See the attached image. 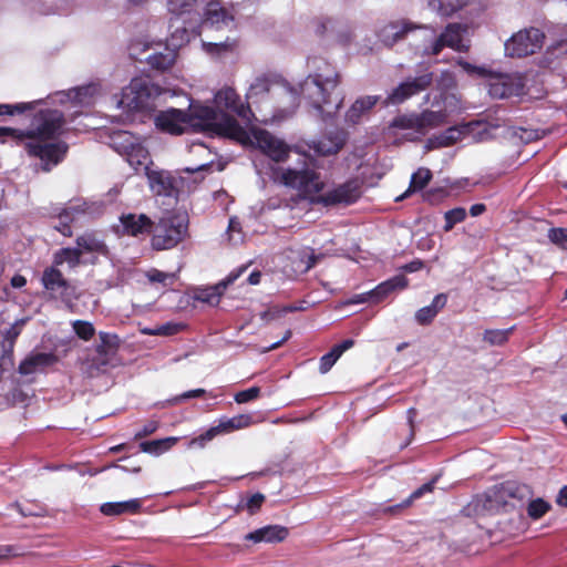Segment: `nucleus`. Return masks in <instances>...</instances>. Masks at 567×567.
Returning <instances> with one entry per match:
<instances>
[{
    "mask_svg": "<svg viewBox=\"0 0 567 567\" xmlns=\"http://www.w3.org/2000/svg\"><path fill=\"white\" fill-rule=\"evenodd\" d=\"M379 101V96L375 95H367L359 97L351 105V107L346 113V120L349 123L355 124L360 121L361 116L370 111Z\"/></svg>",
    "mask_w": 567,
    "mask_h": 567,
    "instance_id": "obj_30",
    "label": "nucleus"
},
{
    "mask_svg": "<svg viewBox=\"0 0 567 567\" xmlns=\"http://www.w3.org/2000/svg\"><path fill=\"white\" fill-rule=\"evenodd\" d=\"M198 0H168V9L175 16L192 13Z\"/></svg>",
    "mask_w": 567,
    "mask_h": 567,
    "instance_id": "obj_42",
    "label": "nucleus"
},
{
    "mask_svg": "<svg viewBox=\"0 0 567 567\" xmlns=\"http://www.w3.org/2000/svg\"><path fill=\"white\" fill-rule=\"evenodd\" d=\"M445 104L444 109L425 110L420 114H410L399 116L393 121V126L401 130H413L420 135H424L430 128L437 127L446 122L449 106H456L457 99L454 94H441Z\"/></svg>",
    "mask_w": 567,
    "mask_h": 567,
    "instance_id": "obj_7",
    "label": "nucleus"
},
{
    "mask_svg": "<svg viewBox=\"0 0 567 567\" xmlns=\"http://www.w3.org/2000/svg\"><path fill=\"white\" fill-rule=\"evenodd\" d=\"M82 256V250L78 248H64L56 255V262L63 264L68 262L70 266L74 267L79 265L80 258Z\"/></svg>",
    "mask_w": 567,
    "mask_h": 567,
    "instance_id": "obj_43",
    "label": "nucleus"
},
{
    "mask_svg": "<svg viewBox=\"0 0 567 567\" xmlns=\"http://www.w3.org/2000/svg\"><path fill=\"white\" fill-rule=\"evenodd\" d=\"M156 126L166 133L183 134L188 127L224 136L245 146H255L275 162L288 158L290 147L266 130L251 127L246 131L233 117L215 112L212 106L189 104L187 111L167 109L155 117Z\"/></svg>",
    "mask_w": 567,
    "mask_h": 567,
    "instance_id": "obj_2",
    "label": "nucleus"
},
{
    "mask_svg": "<svg viewBox=\"0 0 567 567\" xmlns=\"http://www.w3.org/2000/svg\"><path fill=\"white\" fill-rule=\"evenodd\" d=\"M543 39L544 34L536 28L519 31L505 43L506 54L517 58L534 54L542 48Z\"/></svg>",
    "mask_w": 567,
    "mask_h": 567,
    "instance_id": "obj_11",
    "label": "nucleus"
},
{
    "mask_svg": "<svg viewBox=\"0 0 567 567\" xmlns=\"http://www.w3.org/2000/svg\"><path fill=\"white\" fill-rule=\"evenodd\" d=\"M290 337H291V331H290V330H288V331H286V333H285L284 338H282L280 341H277V342H275V343L270 344L269 347L265 348V349L262 350V352H268V351H271V350H275V349L279 348V347H280L284 342H286Z\"/></svg>",
    "mask_w": 567,
    "mask_h": 567,
    "instance_id": "obj_62",
    "label": "nucleus"
},
{
    "mask_svg": "<svg viewBox=\"0 0 567 567\" xmlns=\"http://www.w3.org/2000/svg\"><path fill=\"white\" fill-rule=\"evenodd\" d=\"M215 106L212 107L215 112L223 113L237 120L233 115H237L244 123L251 124L256 120L249 103L241 101L235 89L225 86L220 89L214 97Z\"/></svg>",
    "mask_w": 567,
    "mask_h": 567,
    "instance_id": "obj_9",
    "label": "nucleus"
},
{
    "mask_svg": "<svg viewBox=\"0 0 567 567\" xmlns=\"http://www.w3.org/2000/svg\"><path fill=\"white\" fill-rule=\"evenodd\" d=\"M177 442V437H166L161 440H153L142 442L140 447L143 452L159 455L163 452L169 450Z\"/></svg>",
    "mask_w": 567,
    "mask_h": 567,
    "instance_id": "obj_40",
    "label": "nucleus"
},
{
    "mask_svg": "<svg viewBox=\"0 0 567 567\" xmlns=\"http://www.w3.org/2000/svg\"><path fill=\"white\" fill-rule=\"evenodd\" d=\"M550 509V505L543 498H537L528 504L527 513L533 519L543 517Z\"/></svg>",
    "mask_w": 567,
    "mask_h": 567,
    "instance_id": "obj_45",
    "label": "nucleus"
},
{
    "mask_svg": "<svg viewBox=\"0 0 567 567\" xmlns=\"http://www.w3.org/2000/svg\"><path fill=\"white\" fill-rule=\"evenodd\" d=\"M125 158L135 171L143 169L146 173V169L151 168L148 152L140 143L126 154Z\"/></svg>",
    "mask_w": 567,
    "mask_h": 567,
    "instance_id": "obj_37",
    "label": "nucleus"
},
{
    "mask_svg": "<svg viewBox=\"0 0 567 567\" xmlns=\"http://www.w3.org/2000/svg\"><path fill=\"white\" fill-rule=\"evenodd\" d=\"M408 286V280L404 276H395L382 284H380L377 288L368 292L367 295L360 296L359 300L354 302H362L370 298H374L375 301H379L386 297L391 291L400 288L403 289Z\"/></svg>",
    "mask_w": 567,
    "mask_h": 567,
    "instance_id": "obj_27",
    "label": "nucleus"
},
{
    "mask_svg": "<svg viewBox=\"0 0 567 567\" xmlns=\"http://www.w3.org/2000/svg\"><path fill=\"white\" fill-rule=\"evenodd\" d=\"M449 47L456 51H465L462 43V25L450 23L441 34L429 25L421 28V43L415 45V51L422 56L437 55L443 48Z\"/></svg>",
    "mask_w": 567,
    "mask_h": 567,
    "instance_id": "obj_5",
    "label": "nucleus"
},
{
    "mask_svg": "<svg viewBox=\"0 0 567 567\" xmlns=\"http://www.w3.org/2000/svg\"><path fill=\"white\" fill-rule=\"evenodd\" d=\"M254 423L250 414H239L231 419L220 420L219 424L210 427L200 436L194 439L190 445L204 446L206 442L213 440L218 434L230 433L236 430L246 429Z\"/></svg>",
    "mask_w": 567,
    "mask_h": 567,
    "instance_id": "obj_12",
    "label": "nucleus"
},
{
    "mask_svg": "<svg viewBox=\"0 0 567 567\" xmlns=\"http://www.w3.org/2000/svg\"><path fill=\"white\" fill-rule=\"evenodd\" d=\"M276 181L281 184L297 188L306 194H317L322 189L323 182L319 174L312 169H278L274 173Z\"/></svg>",
    "mask_w": 567,
    "mask_h": 567,
    "instance_id": "obj_10",
    "label": "nucleus"
},
{
    "mask_svg": "<svg viewBox=\"0 0 567 567\" xmlns=\"http://www.w3.org/2000/svg\"><path fill=\"white\" fill-rule=\"evenodd\" d=\"M97 94L99 86L96 84H89L85 86L72 89L68 92L56 93L55 97L59 99L60 103L72 101L80 105H90Z\"/></svg>",
    "mask_w": 567,
    "mask_h": 567,
    "instance_id": "obj_24",
    "label": "nucleus"
},
{
    "mask_svg": "<svg viewBox=\"0 0 567 567\" xmlns=\"http://www.w3.org/2000/svg\"><path fill=\"white\" fill-rule=\"evenodd\" d=\"M487 85L489 95L495 99L518 95L523 90L520 79L509 74L491 75Z\"/></svg>",
    "mask_w": 567,
    "mask_h": 567,
    "instance_id": "obj_14",
    "label": "nucleus"
},
{
    "mask_svg": "<svg viewBox=\"0 0 567 567\" xmlns=\"http://www.w3.org/2000/svg\"><path fill=\"white\" fill-rule=\"evenodd\" d=\"M72 327L76 336L85 341L90 340L95 333L93 324L89 321L75 320L72 322Z\"/></svg>",
    "mask_w": 567,
    "mask_h": 567,
    "instance_id": "obj_46",
    "label": "nucleus"
},
{
    "mask_svg": "<svg viewBox=\"0 0 567 567\" xmlns=\"http://www.w3.org/2000/svg\"><path fill=\"white\" fill-rule=\"evenodd\" d=\"M339 358L340 355L333 349L323 357H321L319 367L320 372L327 373Z\"/></svg>",
    "mask_w": 567,
    "mask_h": 567,
    "instance_id": "obj_50",
    "label": "nucleus"
},
{
    "mask_svg": "<svg viewBox=\"0 0 567 567\" xmlns=\"http://www.w3.org/2000/svg\"><path fill=\"white\" fill-rule=\"evenodd\" d=\"M433 81L432 73H426L413 79H408L395 87L385 100V105L403 103L409 97L420 93L431 85Z\"/></svg>",
    "mask_w": 567,
    "mask_h": 567,
    "instance_id": "obj_13",
    "label": "nucleus"
},
{
    "mask_svg": "<svg viewBox=\"0 0 567 567\" xmlns=\"http://www.w3.org/2000/svg\"><path fill=\"white\" fill-rule=\"evenodd\" d=\"M470 125L471 124L464 125L462 127L453 126L440 133L439 135L429 138L426 142V148L433 150L453 145L468 132Z\"/></svg>",
    "mask_w": 567,
    "mask_h": 567,
    "instance_id": "obj_26",
    "label": "nucleus"
},
{
    "mask_svg": "<svg viewBox=\"0 0 567 567\" xmlns=\"http://www.w3.org/2000/svg\"><path fill=\"white\" fill-rule=\"evenodd\" d=\"M190 152L194 153V154H203V153H208L206 146L200 143V142H194L192 143L190 145Z\"/></svg>",
    "mask_w": 567,
    "mask_h": 567,
    "instance_id": "obj_64",
    "label": "nucleus"
},
{
    "mask_svg": "<svg viewBox=\"0 0 567 567\" xmlns=\"http://www.w3.org/2000/svg\"><path fill=\"white\" fill-rule=\"evenodd\" d=\"M188 219L184 214H166L152 228V248L167 250L176 247L187 235Z\"/></svg>",
    "mask_w": 567,
    "mask_h": 567,
    "instance_id": "obj_6",
    "label": "nucleus"
},
{
    "mask_svg": "<svg viewBox=\"0 0 567 567\" xmlns=\"http://www.w3.org/2000/svg\"><path fill=\"white\" fill-rule=\"evenodd\" d=\"M169 32V37L166 39V45L177 51L189 42L190 38L195 35L196 30L195 25L186 27L181 16H176L171 20Z\"/></svg>",
    "mask_w": 567,
    "mask_h": 567,
    "instance_id": "obj_17",
    "label": "nucleus"
},
{
    "mask_svg": "<svg viewBox=\"0 0 567 567\" xmlns=\"http://www.w3.org/2000/svg\"><path fill=\"white\" fill-rule=\"evenodd\" d=\"M32 125L33 128L28 132L0 127V141L25 138L28 153L45 162L43 169L49 171V165H56L68 151L65 143L50 141L62 132L63 114L58 110L42 111L34 117Z\"/></svg>",
    "mask_w": 567,
    "mask_h": 567,
    "instance_id": "obj_3",
    "label": "nucleus"
},
{
    "mask_svg": "<svg viewBox=\"0 0 567 567\" xmlns=\"http://www.w3.org/2000/svg\"><path fill=\"white\" fill-rule=\"evenodd\" d=\"M246 270V267H240L239 269L230 272L228 277L220 281L219 284L203 289L196 295V299L209 303L212 306H215L219 302L220 296L224 293L226 287L230 284H233L237 278L241 276V274Z\"/></svg>",
    "mask_w": 567,
    "mask_h": 567,
    "instance_id": "obj_20",
    "label": "nucleus"
},
{
    "mask_svg": "<svg viewBox=\"0 0 567 567\" xmlns=\"http://www.w3.org/2000/svg\"><path fill=\"white\" fill-rule=\"evenodd\" d=\"M200 21L203 29L224 30L233 27L234 18L227 13L220 2L210 1L205 7L203 19Z\"/></svg>",
    "mask_w": 567,
    "mask_h": 567,
    "instance_id": "obj_15",
    "label": "nucleus"
},
{
    "mask_svg": "<svg viewBox=\"0 0 567 567\" xmlns=\"http://www.w3.org/2000/svg\"><path fill=\"white\" fill-rule=\"evenodd\" d=\"M53 353L37 352L28 355L19 365V372L23 375L33 374L43 371L56 362Z\"/></svg>",
    "mask_w": 567,
    "mask_h": 567,
    "instance_id": "obj_22",
    "label": "nucleus"
},
{
    "mask_svg": "<svg viewBox=\"0 0 567 567\" xmlns=\"http://www.w3.org/2000/svg\"><path fill=\"white\" fill-rule=\"evenodd\" d=\"M315 63H318L315 72L299 83L298 90L287 83L258 78L246 93L247 101L257 103L269 97L276 102L280 116L285 117L295 113L301 97L313 110L316 116L321 120L332 117L343 102L342 94L337 90L340 76L327 62L315 60Z\"/></svg>",
    "mask_w": 567,
    "mask_h": 567,
    "instance_id": "obj_1",
    "label": "nucleus"
},
{
    "mask_svg": "<svg viewBox=\"0 0 567 567\" xmlns=\"http://www.w3.org/2000/svg\"><path fill=\"white\" fill-rule=\"evenodd\" d=\"M434 483L435 481H432V482H429V483H425L423 484L420 488H417L416 491H414L411 496H410V499L406 501L405 505H409L411 503L412 499H415V498H419L421 497L424 493H429V492H432L433 491V487H434Z\"/></svg>",
    "mask_w": 567,
    "mask_h": 567,
    "instance_id": "obj_56",
    "label": "nucleus"
},
{
    "mask_svg": "<svg viewBox=\"0 0 567 567\" xmlns=\"http://www.w3.org/2000/svg\"><path fill=\"white\" fill-rule=\"evenodd\" d=\"M513 331L514 327L508 329H488L484 331L483 340L489 346H503L507 342Z\"/></svg>",
    "mask_w": 567,
    "mask_h": 567,
    "instance_id": "obj_41",
    "label": "nucleus"
},
{
    "mask_svg": "<svg viewBox=\"0 0 567 567\" xmlns=\"http://www.w3.org/2000/svg\"><path fill=\"white\" fill-rule=\"evenodd\" d=\"M140 499H130L125 502H110L101 505L100 511L106 516H117L122 514H135L141 509Z\"/></svg>",
    "mask_w": 567,
    "mask_h": 567,
    "instance_id": "obj_31",
    "label": "nucleus"
},
{
    "mask_svg": "<svg viewBox=\"0 0 567 567\" xmlns=\"http://www.w3.org/2000/svg\"><path fill=\"white\" fill-rule=\"evenodd\" d=\"M79 213H86L85 204L80 205L78 203L70 204L63 212L59 215L61 227L58 229L64 235V236H71V228L68 225V221H72L76 214Z\"/></svg>",
    "mask_w": 567,
    "mask_h": 567,
    "instance_id": "obj_39",
    "label": "nucleus"
},
{
    "mask_svg": "<svg viewBox=\"0 0 567 567\" xmlns=\"http://www.w3.org/2000/svg\"><path fill=\"white\" fill-rule=\"evenodd\" d=\"M287 535L288 529L286 527L278 525H269L247 534L245 538L247 540H252L255 543H277L282 542L287 537Z\"/></svg>",
    "mask_w": 567,
    "mask_h": 567,
    "instance_id": "obj_28",
    "label": "nucleus"
},
{
    "mask_svg": "<svg viewBox=\"0 0 567 567\" xmlns=\"http://www.w3.org/2000/svg\"><path fill=\"white\" fill-rule=\"evenodd\" d=\"M136 144L137 137L126 131L114 132L110 136V146L122 156H126Z\"/></svg>",
    "mask_w": 567,
    "mask_h": 567,
    "instance_id": "obj_32",
    "label": "nucleus"
},
{
    "mask_svg": "<svg viewBox=\"0 0 567 567\" xmlns=\"http://www.w3.org/2000/svg\"><path fill=\"white\" fill-rule=\"evenodd\" d=\"M32 103H18V104H14V105H11V104H0V115L2 114H8V115H12L14 114L16 112H23L25 110H30L32 109Z\"/></svg>",
    "mask_w": 567,
    "mask_h": 567,
    "instance_id": "obj_51",
    "label": "nucleus"
},
{
    "mask_svg": "<svg viewBox=\"0 0 567 567\" xmlns=\"http://www.w3.org/2000/svg\"><path fill=\"white\" fill-rule=\"evenodd\" d=\"M455 85L454 74L450 71H443L437 80V86L441 90H450Z\"/></svg>",
    "mask_w": 567,
    "mask_h": 567,
    "instance_id": "obj_54",
    "label": "nucleus"
},
{
    "mask_svg": "<svg viewBox=\"0 0 567 567\" xmlns=\"http://www.w3.org/2000/svg\"><path fill=\"white\" fill-rule=\"evenodd\" d=\"M361 196V189L357 182L346 183L327 193L323 197L326 204H351Z\"/></svg>",
    "mask_w": 567,
    "mask_h": 567,
    "instance_id": "obj_21",
    "label": "nucleus"
},
{
    "mask_svg": "<svg viewBox=\"0 0 567 567\" xmlns=\"http://www.w3.org/2000/svg\"><path fill=\"white\" fill-rule=\"evenodd\" d=\"M466 217V210L462 207H456L451 210H447L444 215L445 219H450L454 225L461 223Z\"/></svg>",
    "mask_w": 567,
    "mask_h": 567,
    "instance_id": "obj_55",
    "label": "nucleus"
},
{
    "mask_svg": "<svg viewBox=\"0 0 567 567\" xmlns=\"http://www.w3.org/2000/svg\"><path fill=\"white\" fill-rule=\"evenodd\" d=\"M556 503L559 506L567 507V485L559 491L556 497Z\"/></svg>",
    "mask_w": 567,
    "mask_h": 567,
    "instance_id": "obj_61",
    "label": "nucleus"
},
{
    "mask_svg": "<svg viewBox=\"0 0 567 567\" xmlns=\"http://www.w3.org/2000/svg\"><path fill=\"white\" fill-rule=\"evenodd\" d=\"M42 284L54 297L64 299L69 296L68 290L70 286L68 281L63 278L62 272L53 267L47 268L43 271Z\"/></svg>",
    "mask_w": 567,
    "mask_h": 567,
    "instance_id": "obj_23",
    "label": "nucleus"
},
{
    "mask_svg": "<svg viewBox=\"0 0 567 567\" xmlns=\"http://www.w3.org/2000/svg\"><path fill=\"white\" fill-rule=\"evenodd\" d=\"M184 326L182 323L167 322L165 324L156 327L158 336H173L179 332Z\"/></svg>",
    "mask_w": 567,
    "mask_h": 567,
    "instance_id": "obj_53",
    "label": "nucleus"
},
{
    "mask_svg": "<svg viewBox=\"0 0 567 567\" xmlns=\"http://www.w3.org/2000/svg\"><path fill=\"white\" fill-rule=\"evenodd\" d=\"M423 25L422 24H415L411 21L403 20L398 22H392L385 25L381 32L380 37L382 42L385 45H393L398 41L404 39V37L414 30H420Z\"/></svg>",
    "mask_w": 567,
    "mask_h": 567,
    "instance_id": "obj_19",
    "label": "nucleus"
},
{
    "mask_svg": "<svg viewBox=\"0 0 567 567\" xmlns=\"http://www.w3.org/2000/svg\"><path fill=\"white\" fill-rule=\"evenodd\" d=\"M423 267V262L421 260H414L404 266V270L409 272H414L420 270Z\"/></svg>",
    "mask_w": 567,
    "mask_h": 567,
    "instance_id": "obj_63",
    "label": "nucleus"
},
{
    "mask_svg": "<svg viewBox=\"0 0 567 567\" xmlns=\"http://www.w3.org/2000/svg\"><path fill=\"white\" fill-rule=\"evenodd\" d=\"M145 276L150 282L161 284L164 287L169 286L175 281L174 274L163 272L155 268L147 270Z\"/></svg>",
    "mask_w": 567,
    "mask_h": 567,
    "instance_id": "obj_44",
    "label": "nucleus"
},
{
    "mask_svg": "<svg viewBox=\"0 0 567 567\" xmlns=\"http://www.w3.org/2000/svg\"><path fill=\"white\" fill-rule=\"evenodd\" d=\"M264 501H265V496L260 493H256L251 497H249L245 507L249 512V514L254 515L255 513H257L259 511Z\"/></svg>",
    "mask_w": 567,
    "mask_h": 567,
    "instance_id": "obj_52",
    "label": "nucleus"
},
{
    "mask_svg": "<svg viewBox=\"0 0 567 567\" xmlns=\"http://www.w3.org/2000/svg\"><path fill=\"white\" fill-rule=\"evenodd\" d=\"M432 178V173L429 168H419L411 177L409 189L396 198V202L404 199L412 192L423 189Z\"/></svg>",
    "mask_w": 567,
    "mask_h": 567,
    "instance_id": "obj_38",
    "label": "nucleus"
},
{
    "mask_svg": "<svg viewBox=\"0 0 567 567\" xmlns=\"http://www.w3.org/2000/svg\"><path fill=\"white\" fill-rule=\"evenodd\" d=\"M458 64L463 68V70H465L467 73H478L480 75H483L485 74V71L482 69V68H477V66H474L472 65L471 63L468 62H465V61H458Z\"/></svg>",
    "mask_w": 567,
    "mask_h": 567,
    "instance_id": "obj_60",
    "label": "nucleus"
},
{
    "mask_svg": "<svg viewBox=\"0 0 567 567\" xmlns=\"http://www.w3.org/2000/svg\"><path fill=\"white\" fill-rule=\"evenodd\" d=\"M447 297L444 293H439L434 297L430 306L423 307L415 313V320L420 324L430 323L441 309L446 305Z\"/></svg>",
    "mask_w": 567,
    "mask_h": 567,
    "instance_id": "obj_33",
    "label": "nucleus"
},
{
    "mask_svg": "<svg viewBox=\"0 0 567 567\" xmlns=\"http://www.w3.org/2000/svg\"><path fill=\"white\" fill-rule=\"evenodd\" d=\"M470 3V0H427L430 9L439 16L447 18Z\"/></svg>",
    "mask_w": 567,
    "mask_h": 567,
    "instance_id": "obj_34",
    "label": "nucleus"
},
{
    "mask_svg": "<svg viewBox=\"0 0 567 567\" xmlns=\"http://www.w3.org/2000/svg\"><path fill=\"white\" fill-rule=\"evenodd\" d=\"M354 344V341L351 339H347L342 341L340 344L334 346L332 349L337 351V353L341 357L342 353L349 349H351Z\"/></svg>",
    "mask_w": 567,
    "mask_h": 567,
    "instance_id": "obj_59",
    "label": "nucleus"
},
{
    "mask_svg": "<svg viewBox=\"0 0 567 567\" xmlns=\"http://www.w3.org/2000/svg\"><path fill=\"white\" fill-rule=\"evenodd\" d=\"M287 313V309L280 306H272L260 313V319L266 323L277 320Z\"/></svg>",
    "mask_w": 567,
    "mask_h": 567,
    "instance_id": "obj_49",
    "label": "nucleus"
},
{
    "mask_svg": "<svg viewBox=\"0 0 567 567\" xmlns=\"http://www.w3.org/2000/svg\"><path fill=\"white\" fill-rule=\"evenodd\" d=\"M161 43L135 40L130 45V54L135 60L146 61L153 69L166 70L171 68L176 59V51L165 45L164 52L157 51Z\"/></svg>",
    "mask_w": 567,
    "mask_h": 567,
    "instance_id": "obj_8",
    "label": "nucleus"
},
{
    "mask_svg": "<svg viewBox=\"0 0 567 567\" xmlns=\"http://www.w3.org/2000/svg\"><path fill=\"white\" fill-rule=\"evenodd\" d=\"M548 238L559 248L567 250V228H550Z\"/></svg>",
    "mask_w": 567,
    "mask_h": 567,
    "instance_id": "obj_47",
    "label": "nucleus"
},
{
    "mask_svg": "<svg viewBox=\"0 0 567 567\" xmlns=\"http://www.w3.org/2000/svg\"><path fill=\"white\" fill-rule=\"evenodd\" d=\"M167 92L168 91L162 90L159 86L151 83L147 79L135 78L123 89L120 97L115 96L116 107L126 114L150 109L153 106L151 103L152 100Z\"/></svg>",
    "mask_w": 567,
    "mask_h": 567,
    "instance_id": "obj_4",
    "label": "nucleus"
},
{
    "mask_svg": "<svg viewBox=\"0 0 567 567\" xmlns=\"http://www.w3.org/2000/svg\"><path fill=\"white\" fill-rule=\"evenodd\" d=\"M101 343L96 346V357L92 359V368L96 371L102 370L110 363L111 358L115 354L118 347V338L116 334L100 332Z\"/></svg>",
    "mask_w": 567,
    "mask_h": 567,
    "instance_id": "obj_16",
    "label": "nucleus"
},
{
    "mask_svg": "<svg viewBox=\"0 0 567 567\" xmlns=\"http://www.w3.org/2000/svg\"><path fill=\"white\" fill-rule=\"evenodd\" d=\"M79 249L84 252H95L99 255H107L109 250L103 240H101L95 234L86 233L76 239Z\"/></svg>",
    "mask_w": 567,
    "mask_h": 567,
    "instance_id": "obj_35",
    "label": "nucleus"
},
{
    "mask_svg": "<svg viewBox=\"0 0 567 567\" xmlns=\"http://www.w3.org/2000/svg\"><path fill=\"white\" fill-rule=\"evenodd\" d=\"M158 423L156 421H148L136 434L135 439H142L156 431Z\"/></svg>",
    "mask_w": 567,
    "mask_h": 567,
    "instance_id": "obj_57",
    "label": "nucleus"
},
{
    "mask_svg": "<svg viewBox=\"0 0 567 567\" xmlns=\"http://www.w3.org/2000/svg\"><path fill=\"white\" fill-rule=\"evenodd\" d=\"M20 332L21 324H13L6 331V339L10 342V344H12L17 337L20 334Z\"/></svg>",
    "mask_w": 567,
    "mask_h": 567,
    "instance_id": "obj_58",
    "label": "nucleus"
},
{
    "mask_svg": "<svg viewBox=\"0 0 567 567\" xmlns=\"http://www.w3.org/2000/svg\"><path fill=\"white\" fill-rule=\"evenodd\" d=\"M260 395V388L251 386L247 390L240 391L235 394V401L238 404H244L249 401L256 400Z\"/></svg>",
    "mask_w": 567,
    "mask_h": 567,
    "instance_id": "obj_48",
    "label": "nucleus"
},
{
    "mask_svg": "<svg viewBox=\"0 0 567 567\" xmlns=\"http://www.w3.org/2000/svg\"><path fill=\"white\" fill-rule=\"evenodd\" d=\"M323 255L315 254L312 248L306 247L298 251L297 259L293 260V270L296 272H307L309 271L321 258Z\"/></svg>",
    "mask_w": 567,
    "mask_h": 567,
    "instance_id": "obj_36",
    "label": "nucleus"
},
{
    "mask_svg": "<svg viewBox=\"0 0 567 567\" xmlns=\"http://www.w3.org/2000/svg\"><path fill=\"white\" fill-rule=\"evenodd\" d=\"M344 133L337 132L332 135L323 136L317 142H313L312 148L319 155H332L338 153L344 145Z\"/></svg>",
    "mask_w": 567,
    "mask_h": 567,
    "instance_id": "obj_29",
    "label": "nucleus"
},
{
    "mask_svg": "<svg viewBox=\"0 0 567 567\" xmlns=\"http://www.w3.org/2000/svg\"><path fill=\"white\" fill-rule=\"evenodd\" d=\"M148 184L156 195L169 196L174 189V179L168 172L147 168Z\"/></svg>",
    "mask_w": 567,
    "mask_h": 567,
    "instance_id": "obj_25",
    "label": "nucleus"
},
{
    "mask_svg": "<svg viewBox=\"0 0 567 567\" xmlns=\"http://www.w3.org/2000/svg\"><path fill=\"white\" fill-rule=\"evenodd\" d=\"M120 224L122 233L133 237L150 233L153 228V220L145 214H123L120 217Z\"/></svg>",
    "mask_w": 567,
    "mask_h": 567,
    "instance_id": "obj_18",
    "label": "nucleus"
}]
</instances>
